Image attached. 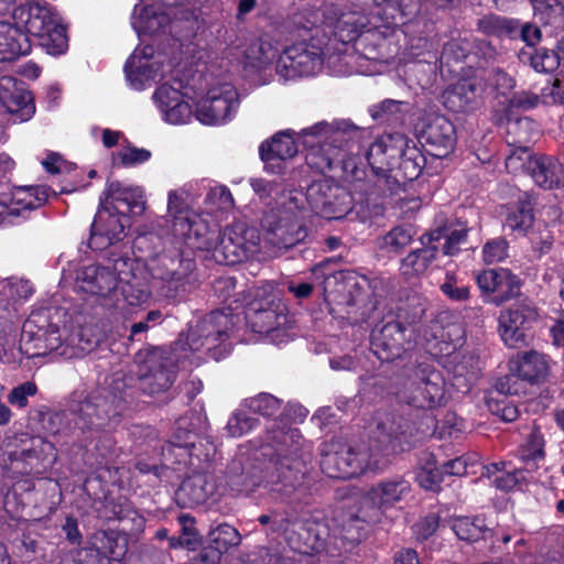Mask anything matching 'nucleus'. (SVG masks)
Wrapping results in <instances>:
<instances>
[{
    "label": "nucleus",
    "mask_w": 564,
    "mask_h": 564,
    "mask_svg": "<svg viewBox=\"0 0 564 564\" xmlns=\"http://www.w3.org/2000/svg\"><path fill=\"white\" fill-rule=\"evenodd\" d=\"M327 44L325 31L315 28L311 42L295 43L283 51L276 63V73L284 79L317 74L323 66Z\"/></svg>",
    "instance_id": "obj_8"
},
{
    "label": "nucleus",
    "mask_w": 564,
    "mask_h": 564,
    "mask_svg": "<svg viewBox=\"0 0 564 564\" xmlns=\"http://www.w3.org/2000/svg\"><path fill=\"white\" fill-rule=\"evenodd\" d=\"M245 405L253 413H259L263 416H273L280 411L281 401L272 394L260 393L257 397L246 400Z\"/></svg>",
    "instance_id": "obj_54"
},
{
    "label": "nucleus",
    "mask_w": 564,
    "mask_h": 564,
    "mask_svg": "<svg viewBox=\"0 0 564 564\" xmlns=\"http://www.w3.org/2000/svg\"><path fill=\"white\" fill-rule=\"evenodd\" d=\"M100 205H107L122 216L140 215L145 208L144 192L139 186L110 182L100 197Z\"/></svg>",
    "instance_id": "obj_26"
},
{
    "label": "nucleus",
    "mask_w": 564,
    "mask_h": 564,
    "mask_svg": "<svg viewBox=\"0 0 564 564\" xmlns=\"http://www.w3.org/2000/svg\"><path fill=\"white\" fill-rule=\"evenodd\" d=\"M417 159H421L417 150L415 148L410 149L408 145L404 154L399 160V163H397L399 169L404 172L405 178L410 181L416 178L421 173L422 165L417 162Z\"/></svg>",
    "instance_id": "obj_57"
},
{
    "label": "nucleus",
    "mask_w": 564,
    "mask_h": 564,
    "mask_svg": "<svg viewBox=\"0 0 564 564\" xmlns=\"http://www.w3.org/2000/svg\"><path fill=\"white\" fill-rule=\"evenodd\" d=\"M323 25L326 39L327 31L341 43H349L359 36L360 31L366 26L367 19L356 11L344 12L337 6H326L323 10Z\"/></svg>",
    "instance_id": "obj_22"
},
{
    "label": "nucleus",
    "mask_w": 564,
    "mask_h": 564,
    "mask_svg": "<svg viewBox=\"0 0 564 564\" xmlns=\"http://www.w3.org/2000/svg\"><path fill=\"white\" fill-rule=\"evenodd\" d=\"M39 44L51 55H61L66 52L68 41L64 26L57 19L47 32L37 36Z\"/></svg>",
    "instance_id": "obj_46"
},
{
    "label": "nucleus",
    "mask_w": 564,
    "mask_h": 564,
    "mask_svg": "<svg viewBox=\"0 0 564 564\" xmlns=\"http://www.w3.org/2000/svg\"><path fill=\"white\" fill-rule=\"evenodd\" d=\"M231 325V319L227 314L219 311L212 312L189 328L185 341H181L180 345L183 349H185L184 346H187L192 351L202 349L212 351L228 338Z\"/></svg>",
    "instance_id": "obj_15"
},
{
    "label": "nucleus",
    "mask_w": 564,
    "mask_h": 564,
    "mask_svg": "<svg viewBox=\"0 0 564 564\" xmlns=\"http://www.w3.org/2000/svg\"><path fill=\"white\" fill-rule=\"evenodd\" d=\"M544 440L540 432L532 431L524 445L519 449V457L523 468L529 471H535L540 463L544 459Z\"/></svg>",
    "instance_id": "obj_41"
},
{
    "label": "nucleus",
    "mask_w": 564,
    "mask_h": 564,
    "mask_svg": "<svg viewBox=\"0 0 564 564\" xmlns=\"http://www.w3.org/2000/svg\"><path fill=\"white\" fill-rule=\"evenodd\" d=\"M161 70V64L154 57L152 46L137 48L124 65V72L132 88L143 89L150 80H154Z\"/></svg>",
    "instance_id": "obj_28"
},
{
    "label": "nucleus",
    "mask_w": 564,
    "mask_h": 564,
    "mask_svg": "<svg viewBox=\"0 0 564 564\" xmlns=\"http://www.w3.org/2000/svg\"><path fill=\"white\" fill-rule=\"evenodd\" d=\"M205 430V422L200 415L191 413L176 421L172 444L177 447L197 448V441Z\"/></svg>",
    "instance_id": "obj_34"
},
{
    "label": "nucleus",
    "mask_w": 564,
    "mask_h": 564,
    "mask_svg": "<svg viewBox=\"0 0 564 564\" xmlns=\"http://www.w3.org/2000/svg\"><path fill=\"white\" fill-rule=\"evenodd\" d=\"M442 292L451 300L463 302L469 297V288L458 284L453 272H447L445 281L441 284Z\"/></svg>",
    "instance_id": "obj_60"
},
{
    "label": "nucleus",
    "mask_w": 564,
    "mask_h": 564,
    "mask_svg": "<svg viewBox=\"0 0 564 564\" xmlns=\"http://www.w3.org/2000/svg\"><path fill=\"white\" fill-rule=\"evenodd\" d=\"M378 443L382 449L348 448L345 452L328 456L336 464L338 474L334 477L350 478L367 470L376 471L389 465V455L402 449L400 437L404 434L403 420L389 415L377 424Z\"/></svg>",
    "instance_id": "obj_3"
},
{
    "label": "nucleus",
    "mask_w": 564,
    "mask_h": 564,
    "mask_svg": "<svg viewBox=\"0 0 564 564\" xmlns=\"http://www.w3.org/2000/svg\"><path fill=\"white\" fill-rule=\"evenodd\" d=\"M11 297H28L32 290L26 281L0 280V293Z\"/></svg>",
    "instance_id": "obj_62"
},
{
    "label": "nucleus",
    "mask_w": 564,
    "mask_h": 564,
    "mask_svg": "<svg viewBox=\"0 0 564 564\" xmlns=\"http://www.w3.org/2000/svg\"><path fill=\"white\" fill-rule=\"evenodd\" d=\"M258 423L259 421L256 417L247 414L242 410H237L229 417L226 430L230 436L241 437L252 431Z\"/></svg>",
    "instance_id": "obj_55"
},
{
    "label": "nucleus",
    "mask_w": 564,
    "mask_h": 564,
    "mask_svg": "<svg viewBox=\"0 0 564 564\" xmlns=\"http://www.w3.org/2000/svg\"><path fill=\"white\" fill-rule=\"evenodd\" d=\"M404 104L393 99H387L375 106L371 110L372 118L376 120H386L403 112Z\"/></svg>",
    "instance_id": "obj_61"
},
{
    "label": "nucleus",
    "mask_w": 564,
    "mask_h": 564,
    "mask_svg": "<svg viewBox=\"0 0 564 564\" xmlns=\"http://www.w3.org/2000/svg\"><path fill=\"white\" fill-rule=\"evenodd\" d=\"M31 51L25 33L9 22L0 21V61H10Z\"/></svg>",
    "instance_id": "obj_33"
},
{
    "label": "nucleus",
    "mask_w": 564,
    "mask_h": 564,
    "mask_svg": "<svg viewBox=\"0 0 564 564\" xmlns=\"http://www.w3.org/2000/svg\"><path fill=\"white\" fill-rule=\"evenodd\" d=\"M401 399L417 409H434L445 400V381L440 372L419 368L406 381Z\"/></svg>",
    "instance_id": "obj_11"
},
{
    "label": "nucleus",
    "mask_w": 564,
    "mask_h": 564,
    "mask_svg": "<svg viewBox=\"0 0 564 564\" xmlns=\"http://www.w3.org/2000/svg\"><path fill=\"white\" fill-rule=\"evenodd\" d=\"M37 387L34 382L26 381L14 387L8 394V402L18 408L23 409L29 404V398L35 395Z\"/></svg>",
    "instance_id": "obj_58"
},
{
    "label": "nucleus",
    "mask_w": 564,
    "mask_h": 564,
    "mask_svg": "<svg viewBox=\"0 0 564 564\" xmlns=\"http://www.w3.org/2000/svg\"><path fill=\"white\" fill-rule=\"evenodd\" d=\"M167 242L174 249H165L154 259L151 272L154 279L162 282L164 295L174 297L191 282L195 269V261L182 249L186 246L181 239L175 240L172 235Z\"/></svg>",
    "instance_id": "obj_9"
},
{
    "label": "nucleus",
    "mask_w": 564,
    "mask_h": 564,
    "mask_svg": "<svg viewBox=\"0 0 564 564\" xmlns=\"http://www.w3.org/2000/svg\"><path fill=\"white\" fill-rule=\"evenodd\" d=\"M451 529L458 539L475 542L482 536L487 525L480 517H457L451 521Z\"/></svg>",
    "instance_id": "obj_45"
},
{
    "label": "nucleus",
    "mask_w": 564,
    "mask_h": 564,
    "mask_svg": "<svg viewBox=\"0 0 564 564\" xmlns=\"http://www.w3.org/2000/svg\"><path fill=\"white\" fill-rule=\"evenodd\" d=\"M239 107L237 89L228 83L212 87L196 107V118L204 124H223Z\"/></svg>",
    "instance_id": "obj_14"
},
{
    "label": "nucleus",
    "mask_w": 564,
    "mask_h": 564,
    "mask_svg": "<svg viewBox=\"0 0 564 564\" xmlns=\"http://www.w3.org/2000/svg\"><path fill=\"white\" fill-rule=\"evenodd\" d=\"M302 198V194H285L280 197L276 207L263 216L264 241L276 253L293 248L307 237L301 207Z\"/></svg>",
    "instance_id": "obj_6"
},
{
    "label": "nucleus",
    "mask_w": 564,
    "mask_h": 564,
    "mask_svg": "<svg viewBox=\"0 0 564 564\" xmlns=\"http://www.w3.org/2000/svg\"><path fill=\"white\" fill-rule=\"evenodd\" d=\"M444 105L454 112L471 109L477 100L476 87L468 82H459L443 94Z\"/></svg>",
    "instance_id": "obj_38"
},
{
    "label": "nucleus",
    "mask_w": 564,
    "mask_h": 564,
    "mask_svg": "<svg viewBox=\"0 0 564 564\" xmlns=\"http://www.w3.org/2000/svg\"><path fill=\"white\" fill-rule=\"evenodd\" d=\"M128 276L122 283L121 293L127 305L137 307L145 304L151 297V291L147 283Z\"/></svg>",
    "instance_id": "obj_51"
},
{
    "label": "nucleus",
    "mask_w": 564,
    "mask_h": 564,
    "mask_svg": "<svg viewBox=\"0 0 564 564\" xmlns=\"http://www.w3.org/2000/svg\"><path fill=\"white\" fill-rule=\"evenodd\" d=\"M467 231L468 230L463 227L453 229L449 232L437 228L432 230L430 234L424 235L422 237V242L425 245L424 240H427V243L434 245L442 238H445V242L443 243V253L446 256H454L459 251L460 245L466 241Z\"/></svg>",
    "instance_id": "obj_43"
},
{
    "label": "nucleus",
    "mask_w": 564,
    "mask_h": 564,
    "mask_svg": "<svg viewBox=\"0 0 564 564\" xmlns=\"http://www.w3.org/2000/svg\"><path fill=\"white\" fill-rule=\"evenodd\" d=\"M247 318L253 332L272 335V338L275 333L281 332L280 327L286 323V316L272 308L254 307Z\"/></svg>",
    "instance_id": "obj_40"
},
{
    "label": "nucleus",
    "mask_w": 564,
    "mask_h": 564,
    "mask_svg": "<svg viewBox=\"0 0 564 564\" xmlns=\"http://www.w3.org/2000/svg\"><path fill=\"white\" fill-rule=\"evenodd\" d=\"M424 242L423 248L411 251L401 262V273L405 278H414L423 274L430 264L435 260L437 254V246Z\"/></svg>",
    "instance_id": "obj_37"
},
{
    "label": "nucleus",
    "mask_w": 564,
    "mask_h": 564,
    "mask_svg": "<svg viewBox=\"0 0 564 564\" xmlns=\"http://www.w3.org/2000/svg\"><path fill=\"white\" fill-rule=\"evenodd\" d=\"M0 100L14 122L28 121L35 112L32 94L10 77L0 79Z\"/></svg>",
    "instance_id": "obj_29"
},
{
    "label": "nucleus",
    "mask_w": 564,
    "mask_h": 564,
    "mask_svg": "<svg viewBox=\"0 0 564 564\" xmlns=\"http://www.w3.org/2000/svg\"><path fill=\"white\" fill-rule=\"evenodd\" d=\"M522 62H529L536 72L547 73L558 67V56L553 51L546 48L523 51L520 54Z\"/></svg>",
    "instance_id": "obj_48"
},
{
    "label": "nucleus",
    "mask_w": 564,
    "mask_h": 564,
    "mask_svg": "<svg viewBox=\"0 0 564 564\" xmlns=\"http://www.w3.org/2000/svg\"><path fill=\"white\" fill-rule=\"evenodd\" d=\"M265 444L261 446L260 455L265 459L261 466L242 470L236 474L239 467L234 464L230 467V482L237 490H252L263 486L282 497L291 496L303 477V460L300 452L303 440L300 431L292 427H282L271 431Z\"/></svg>",
    "instance_id": "obj_1"
},
{
    "label": "nucleus",
    "mask_w": 564,
    "mask_h": 564,
    "mask_svg": "<svg viewBox=\"0 0 564 564\" xmlns=\"http://www.w3.org/2000/svg\"><path fill=\"white\" fill-rule=\"evenodd\" d=\"M129 226L127 215L116 213L111 207L101 205L91 225L90 243L96 248H105L124 237Z\"/></svg>",
    "instance_id": "obj_25"
},
{
    "label": "nucleus",
    "mask_w": 564,
    "mask_h": 564,
    "mask_svg": "<svg viewBox=\"0 0 564 564\" xmlns=\"http://www.w3.org/2000/svg\"><path fill=\"white\" fill-rule=\"evenodd\" d=\"M212 544L220 551L227 552L230 547L240 544L241 536L231 525L224 523L209 532Z\"/></svg>",
    "instance_id": "obj_52"
},
{
    "label": "nucleus",
    "mask_w": 564,
    "mask_h": 564,
    "mask_svg": "<svg viewBox=\"0 0 564 564\" xmlns=\"http://www.w3.org/2000/svg\"><path fill=\"white\" fill-rule=\"evenodd\" d=\"M175 230L186 236L188 249L214 251V258L225 264H234L241 261L249 250L242 237L243 226L234 225L223 232L210 230L208 224L202 217L181 219L176 223Z\"/></svg>",
    "instance_id": "obj_5"
},
{
    "label": "nucleus",
    "mask_w": 564,
    "mask_h": 564,
    "mask_svg": "<svg viewBox=\"0 0 564 564\" xmlns=\"http://www.w3.org/2000/svg\"><path fill=\"white\" fill-rule=\"evenodd\" d=\"M216 492V485L212 476L196 474L185 479L180 489L178 496L186 499L189 505L204 503Z\"/></svg>",
    "instance_id": "obj_35"
},
{
    "label": "nucleus",
    "mask_w": 564,
    "mask_h": 564,
    "mask_svg": "<svg viewBox=\"0 0 564 564\" xmlns=\"http://www.w3.org/2000/svg\"><path fill=\"white\" fill-rule=\"evenodd\" d=\"M413 235L411 227H394L383 236L382 248L392 252H398L412 241Z\"/></svg>",
    "instance_id": "obj_56"
},
{
    "label": "nucleus",
    "mask_w": 564,
    "mask_h": 564,
    "mask_svg": "<svg viewBox=\"0 0 564 564\" xmlns=\"http://www.w3.org/2000/svg\"><path fill=\"white\" fill-rule=\"evenodd\" d=\"M445 476L444 468H440L432 454H426L416 471L419 485L426 490H438Z\"/></svg>",
    "instance_id": "obj_42"
},
{
    "label": "nucleus",
    "mask_w": 564,
    "mask_h": 564,
    "mask_svg": "<svg viewBox=\"0 0 564 564\" xmlns=\"http://www.w3.org/2000/svg\"><path fill=\"white\" fill-rule=\"evenodd\" d=\"M411 485L403 477H393L373 486L362 498L361 513L368 521L379 520L382 509L392 507L409 495Z\"/></svg>",
    "instance_id": "obj_17"
},
{
    "label": "nucleus",
    "mask_w": 564,
    "mask_h": 564,
    "mask_svg": "<svg viewBox=\"0 0 564 564\" xmlns=\"http://www.w3.org/2000/svg\"><path fill=\"white\" fill-rule=\"evenodd\" d=\"M426 311V300L420 295L408 297L406 302L398 310V319L411 329L412 326L422 321Z\"/></svg>",
    "instance_id": "obj_49"
},
{
    "label": "nucleus",
    "mask_w": 564,
    "mask_h": 564,
    "mask_svg": "<svg viewBox=\"0 0 564 564\" xmlns=\"http://www.w3.org/2000/svg\"><path fill=\"white\" fill-rule=\"evenodd\" d=\"M48 197V188L46 186L20 187L17 188L11 197V204L7 206L14 208L13 212L8 210L6 215L19 214L21 209H35L42 206Z\"/></svg>",
    "instance_id": "obj_39"
},
{
    "label": "nucleus",
    "mask_w": 564,
    "mask_h": 564,
    "mask_svg": "<svg viewBox=\"0 0 564 564\" xmlns=\"http://www.w3.org/2000/svg\"><path fill=\"white\" fill-rule=\"evenodd\" d=\"M4 455L1 467L6 477L41 478L56 463L53 443L41 436L18 433L3 440Z\"/></svg>",
    "instance_id": "obj_4"
},
{
    "label": "nucleus",
    "mask_w": 564,
    "mask_h": 564,
    "mask_svg": "<svg viewBox=\"0 0 564 564\" xmlns=\"http://www.w3.org/2000/svg\"><path fill=\"white\" fill-rule=\"evenodd\" d=\"M482 257L488 264L503 261L508 257V242L502 238L488 241L482 248Z\"/></svg>",
    "instance_id": "obj_59"
},
{
    "label": "nucleus",
    "mask_w": 564,
    "mask_h": 564,
    "mask_svg": "<svg viewBox=\"0 0 564 564\" xmlns=\"http://www.w3.org/2000/svg\"><path fill=\"white\" fill-rule=\"evenodd\" d=\"M412 333L401 321L387 322L372 332L371 350L381 361H393L411 345Z\"/></svg>",
    "instance_id": "obj_19"
},
{
    "label": "nucleus",
    "mask_w": 564,
    "mask_h": 564,
    "mask_svg": "<svg viewBox=\"0 0 564 564\" xmlns=\"http://www.w3.org/2000/svg\"><path fill=\"white\" fill-rule=\"evenodd\" d=\"M151 152L145 149L128 148L118 153V159L123 166H131L147 162Z\"/></svg>",
    "instance_id": "obj_63"
},
{
    "label": "nucleus",
    "mask_w": 564,
    "mask_h": 564,
    "mask_svg": "<svg viewBox=\"0 0 564 564\" xmlns=\"http://www.w3.org/2000/svg\"><path fill=\"white\" fill-rule=\"evenodd\" d=\"M170 22V17L159 8L135 6L131 23L138 34L156 35L164 33Z\"/></svg>",
    "instance_id": "obj_32"
},
{
    "label": "nucleus",
    "mask_w": 564,
    "mask_h": 564,
    "mask_svg": "<svg viewBox=\"0 0 564 564\" xmlns=\"http://www.w3.org/2000/svg\"><path fill=\"white\" fill-rule=\"evenodd\" d=\"M305 197L312 210L327 219H341L352 209L350 194L329 180L314 182Z\"/></svg>",
    "instance_id": "obj_12"
},
{
    "label": "nucleus",
    "mask_w": 564,
    "mask_h": 564,
    "mask_svg": "<svg viewBox=\"0 0 564 564\" xmlns=\"http://www.w3.org/2000/svg\"><path fill=\"white\" fill-rule=\"evenodd\" d=\"M535 318V310L527 303L514 304L501 311L498 318V330L505 345L510 348H519L525 345L528 329Z\"/></svg>",
    "instance_id": "obj_20"
},
{
    "label": "nucleus",
    "mask_w": 564,
    "mask_h": 564,
    "mask_svg": "<svg viewBox=\"0 0 564 564\" xmlns=\"http://www.w3.org/2000/svg\"><path fill=\"white\" fill-rule=\"evenodd\" d=\"M130 275V260L119 257L108 260L106 264L85 267L77 275L76 285L84 293L107 296L119 282H123Z\"/></svg>",
    "instance_id": "obj_10"
},
{
    "label": "nucleus",
    "mask_w": 564,
    "mask_h": 564,
    "mask_svg": "<svg viewBox=\"0 0 564 564\" xmlns=\"http://www.w3.org/2000/svg\"><path fill=\"white\" fill-rule=\"evenodd\" d=\"M509 366L511 376L498 383V391L503 394L518 393V389L511 384L514 378L530 384H540L547 379L551 371L549 357L536 350L518 352L510 359Z\"/></svg>",
    "instance_id": "obj_13"
},
{
    "label": "nucleus",
    "mask_w": 564,
    "mask_h": 564,
    "mask_svg": "<svg viewBox=\"0 0 564 564\" xmlns=\"http://www.w3.org/2000/svg\"><path fill=\"white\" fill-rule=\"evenodd\" d=\"M408 143V138L402 133L384 134L367 151V161L377 177L376 186L382 195L393 194L399 188V181L391 172L404 154Z\"/></svg>",
    "instance_id": "obj_7"
},
{
    "label": "nucleus",
    "mask_w": 564,
    "mask_h": 564,
    "mask_svg": "<svg viewBox=\"0 0 564 564\" xmlns=\"http://www.w3.org/2000/svg\"><path fill=\"white\" fill-rule=\"evenodd\" d=\"M534 17L544 24H557L563 22L564 3L558 0H530Z\"/></svg>",
    "instance_id": "obj_50"
},
{
    "label": "nucleus",
    "mask_w": 564,
    "mask_h": 564,
    "mask_svg": "<svg viewBox=\"0 0 564 564\" xmlns=\"http://www.w3.org/2000/svg\"><path fill=\"white\" fill-rule=\"evenodd\" d=\"M274 530H281L285 533L290 546L299 553L310 554L317 552L323 547L324 527L317 522H305L293 524L286 520H274Z\"/></svg>",
    "instance_id": "obj_24"
},
{
    "label": "nucleus",
    "mask_w": 564,
    "mask_h": 564,
    "mask_svg": "<svg viewBox=\"0 0 564 564\" xmlns=\"http://www.w3.org/2000/svg\"><path fill=\"white\" fill-rule=\"evenodd\" d=\"M175 369V360L171 352L151 351L140 371L141 389L149 394L166 391L174 382Z\"/></svg>",
    "instance_id": "obj_18"
},
{
    "label": "nucleus",
    "mask_w": 564,
    "mask_h": 564,
    "mask_svg": "<svg viewBox=\"0 0 564 564\" xmlns=\"http://www.w3.org/2000/svg\"><path fill=\"white\" fill-rule=\"evenodd\" d=\"M421 138L431 148L432 155L447 156L455 148L454 124L443 115L427 113L421 121Z\"/></svg>",
    "instance_id": "obj_21"
},
{
    "label": "nucleus",
    "mask_w": 564,
    "mask_h": 564,
    "mask_svg": "<svg viewBox=\"0 0 564 564\" xmlns=\"http://www.w3.org/2000/svg\"><path fill=\"white\" fill-rule=\"evenodd\" d=\"M477 28L480 32H482L486 35H494V36H503L509 35L511 36L513 33L517 32L519 29V25L516 21L509 20L503 17L490 14L485 15L477 22Z\"/></svg>",
    "instance_id": "obj_47"
},
{
    "label": "nucleus",
    "mask_w": 564,
    "mask_h": 564,
    "mask_svg": "<svg viewBox=\"0 0 564 564\" xmlns=\"http://www.w3.org/2000/svg\"><path fill=\"white\" fill-rule=\"evenodd\" d=\"M185 195L186 192L183 189L170 191L167 195V210L169 216L172 217L170 235H172L175 240L181 239L186 245V236L178 234L175 230L176 223L184 218L191 220L192 218L199 216L195 214H188L184 210Z\"/></svg>",
    "instance_id": "obj_44"
},
{
    "label": "nucleus",
    "mask_w": 564,
    "mask_h": 564,
    "mask_svg": "<svg viewBox=\"0 0 564 564\" xmlns=\"http://www.w3.org/2000/svg\"><path fill=\"white\" fill-rule=\"evenodd\" d=\"M169 84L161 85L154 93L153 98L162 113L163 119L172 124H183L188 122L192 117V107L183 99L180 88Z\"/></svg>",
    "instance_id": "obj_30"
},
{
    "label": "nucleus",
    "mask_w": 564,
    "mask_h": 564,
    "mask_svg": "<svg viewBox=\"0 0 564 564\" xmlns=\"http://www.w3.org/2000/svg\"><path fill=\"white\" fill-rule=\"evenodd\" d=\"M248 56L257 61L258 65H264L274 57V52L269 43L259 41L249 47Z\"/></svg>",
    "instance_id": "obj_64"
},
{
    "label": "nucleus",
    "mask_w": 564,
    "mask_h": 564,
    "mask_svg": "<svg viewBox=\"0 0 564 564\" xmlns=\"http://www.w3.org/2000/svg\"><path fill=\"white\" fill-rule=\"evenodd\" d=\"M527 169L534 182L541 187L553 188L560 186L563 182V166L554 158L534 155L529 159Z\"/></svg>",
    "instance_id": "obj_31"
},
{
    "label": "nucleus",
    "mask_w": 564,
    "mask_h": 564,
    "mask_svg": "<svg viewBox=\"0 0 564 564\" xmlns=\"http://www.w3.org/2000/svg\"><path fill=\"white\" fill-rule=\"evenodd\" d=\"M12 19L19 30L24 29L25 33L37 37L47 32L58 17L45 3L29 2L14 8Z\"/></svg>",
    "instance_id": "obj_27"
},
{
    "label": "nucleus",
    "mask_w": 564,
    "mask_h": 564,
    "mask_svg": "<svg viewBox=\"0 0 564 564\" xmlns=\"http://www.w3.org/2000/svg\"><path fill=\"white\" fill-rule=\"evenodd\" d=\"M533 224L532 206L529 202H521L511 210L506 219V226L511 230L524 231Z\"/></svg>",
    "instance_id": "obj_53"
},
{
    "label": "nucleus",
    "mask_w": 564,
    "mask_h": 564,
    "mask_svg": "<svg viewBox=\"0 0 564 564\" xmlns=\"http://www.w3.org/2000/svg\"><path fill=\"white\" fill-rule=\"evenodd\" d=\"M45 313L32 314L25 322L22 333L21 354L28 358L46 355L56 350L62 344V335L56 325L48 324L46 327Z\"/></svg>",
    "instance_id": "obj_16"
},
{
    "label": "nucleus",
    "mask_w": 564,
    "mask_h": 564,
    "mask_svg": "<svg viewBox=\"0 0 564 564\" xmlns=\"http://www.w3.org/2000/svg\"><path fill=\"white\" fill-rule=\"evenodd\" d=\"M476 282L488 302L496 305L517 296L520 290L518 278L508 269L484 270L476 275Z\"/></svg>",
    "instance_id": "obj_23"
},
{
    "label": "nucleus",
    "mask_w": 564,
    "mask_h": 564,
    "mask_svg": "<svg viewBox=\"0 0 564 564\" xmlns=\"http://www.w3.org/2000/svg\"><path fill=\"white\" fill-rule=\"evenodd\" d=\"M365 130L349 120L321 121L300 132L306 148L305 160L316 171L324 173L336 165H346L349 148L358 142Z\"/></svg>",
    "instance_id": "obj_2"
},
{
    "label": "nucleus",
    "mask_w": 564,
    "mask_h": 564,
    "mask_svg": "<svg viewBox=\"0 0 564 564\" xmlns=\"http://www.w3.org/2000/svg\"><path fill=\"white\" fill-rule=\"evenodd\" d=\"M259 152L268 167L271 162L293 158L297 153V147L289 133L281 132L273 135L270 141L262 142Z\"/></svg>",
    "instance_id": "obj_36"
}]
</instances>
